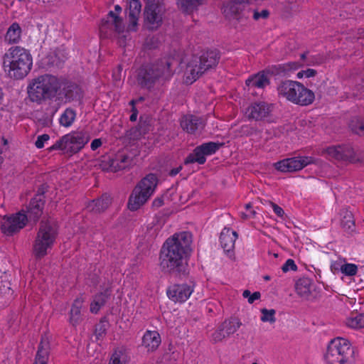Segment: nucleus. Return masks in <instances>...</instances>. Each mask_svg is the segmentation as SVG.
<instances>
[{
	"label": "nucleus",
	"instance_id": "f257e3e1",
	"mask_svg": "<svg viewBox=\"0 0 364 364\" xmlns=\"http://www.w3.org/2000/svg\"><path fill=\"white\" fill-rule=\"evenodd\" d=\"M191 242V235L187 232L175 234L167 239L161 250V266L169 272H180Z\"/></svg>",
	"mask_w": 364,
	"mask_h": 364
},
{
	"label": "nucleus",
	"instance_id": "f03ea898",
	"mask_svg": "<svg viewBox=\"0 0 364 364\" xmlns=\"http://www.w3.org/2000/svg\"><path fill=\"white\" fill-rule=\"evenodd\" d=\"M5 72L9 77L22 79L28 75L33 65L30 51L23 47L15 46L9 48L3 59Z\"/></svg>",
	"mask_w": 364,
	"mask_h": 364
},
{
	"label": "nucleus",
	"instance_id": "7ed1b4c3",
	"mask_svg": "<svg viewBox=\"0 0 364 364\" xmlns=\"http://www.w3.org/2000/svg\"><path fill=\"white\" fill-rule=\"evenodd\" d=\"M172 60L164 59L156 63L141 67L137 75L138 83L150 88L158 80L170 79L173 75Z\"/></svg>",
	"mask_w": 364,
	"mask_h": 364
},
{
	"label": "nucleus",
	"instance_id": "20e7f679",
	"mask_svg": "<svg viewBox=\"0 0 364 364\" xmlns=\"http://www.w3.org/2000/svg\"><path fill=\"white\" fill-rule=\"evenodd\" d=\"M60 87V82L55 76L43 75L33 80L28 87V93L31 101L41 102L54 97Z\"/></svg>",
	"mask_w": 364,
	"mask_h": 364
},
{
	"label": "nucleus",
	"instance_id": "39448f33",
	"mask_svg": "<svg viewBox=\"0 0 364 364\" xmlns=\"http://www.w3.org/2000/svg\"><path fill=\"white\" fill-rule=\"evenodd\" d=\"M219 55L215 50L203 53L200 57L193 56L188 62L184 70V82L192 84L207 70L217 65Z\"/></svg>",
	"mask_w": 364,
	"mask_h": 364
},
{
	"label": "nucleus",
	"instance_id": "423d86ee",
	"mask_svg": "<svg viewBox=\"0 0 364 364\" xmlns=\"http://www.w3.org/2000/svg\"><path fill=\"white\" fill-rule=\"evenodd\" d=\"M158 183V178L154 173L144 177L132 190L127 203V208L131 211H136L142 207L154 193Z\"/></svg>",
	"mask_w": 364,
	"mask_h": 364
},
{
	"label": "nucleus",
	"instance_id": "0eeeda50",
	"mask_svg": "<svg viewBox=\"0 0 364 364\" xmlns=\"http://www.w3.org/2000/svg\"><path fill=\"white\" fill-rule=\"evenodd\" d=\"M57 235V227L53 222L41 221L33 245V253L36 258L41 259L48 253L55 242Z\"/></svg>",
	"mask_w": 364,
	"mask_h": 364
},
{
	"label": "nucleus",
	"instance_id": "6e6552de",
	"mask_svg": "<svg viewBox=\"0 0 364 364\" xmlns=\"http://www.w3.org/2000/svg\"><path fill=\"white\" fill-rule=\"evenodd\" d=\"M277 90L280 97L302 106L311 105L315 99L314 93L311 90L296 81H283L278 86Z\"/></svg>",
	"mask_w": 364,
	"mask_h": 364
},
{
	"label": "nucleus",
	"instance_id": "1a4fd4ad",
	"mask_svg": "<svg viewBox=\"0 0 364 364\" xmlns=\"http://www.w3.org/2000/svg\"><path fill=\"white\" fill-rule=\"evenodd\" d=\"M88 132L85 131H75L63 136L48 150L51 152L54 150H61L66 154H75L79 152L90 141Z\"/></svg>",
	"mask_w": 364,
	"mask_h": 364
},
{
	"label": "nucleus",
	"instance_id": "9d476101",
	"mask_svg": "<svg viewBox=\"0 0 364 364\" xmlns=\"http://www.w3.org/2000/svg\"><path fill=\"white\" fill-rule=\"evenodd\" d=\"M122 11V7L119 5H115L114 9L109 11L107 16L102 18L100 24L101 33L104 34L106 37L113 35L126 37L127 33L136 31L128 30V25L126 26L121 16Z\"/></svg>",
	"mask_w": 364,
	"mask_h": 364
},
{
	"label": "nucleus",
	"instance_id": "9b49d317",
	"mask_svg": "<svg viewBox=\"0 0 364 364\" xmlns=\"http://www.w3.org/2000/svg\"><path fill=\"white\" fill-rule=\"evenodd\" d=\"M353 350L349 341L343 338L332 340L325 355L328 364H346L352 358Z\"/></svg>",
	"mask_w": 364,
	"mask_h": 364
},
{
	"label": "nucleus",
	"instance_id": "f8f14e48",
	"mask_svg": "<svg viewBox=\"0 0 364 364\" xmlns=\"http://www.w3.org/2000/svg\"><path fill=\"white\" fill-rule=\"evenodd\" d=\"M164 8L158 1L148 0L144 11L145 26L150 30L158 28L162 23Z\"/></svg>",
	"mask_w": 364,
	"mask_h": 364
},
{
	"label": "nucleus",
	"instance_id": "ddd939ff",
	"mask_svg": "<svg viewBox=\"0 0 364 364\" xmlns=\"http://www.w3.org/2000/svg\"><path fill=\"white\" fill-rule=\"evenodd\" d=\"M314 161L311 156H296L281 160L275 163L274 166L281 172H294L301 170Z\"/></svg>",
	"mask_w": 364,
	"mask_h": 364
},
{
	"label": "nucleus",
	"instance_id": "4468645a",
	"mask_svg": "<svg viewBox=\"0 0 364 364\" xmlns=\"http://www.w3.org/2000/svg\"><path fill=\"white\" fill-rule=\"evenodd\" d=\"M27 223V216L19 212L9 216H4L1 220V232L6 235H11L22 229Z\"/></svg>",
	"mask_w": 364,
	"mask_h": 364
},
{
	"label": "nucleus",
	"instance_id": "2eb2a0df",
	"mask_svg": "<svg viewBox=\"0 0 364 364\" xmlns=\"http://www.w3.org/2000/svg\"><path fill=\"white\" fill-rule=\"evenodd\" d=\"M195 284L189 283L174 284L168 287L166 294L169 299L175 303H183L187 301L194 291Z\"/></svg>",
	"mask_w": 364,
	"mask_h": 364
},
{
	"label": "nucleus",
	"instance_id": "dca6fc26",
	"mask_svg": "<svg viewBox=\"0 0 364 364\" xmlns=\"http://www.w3.org/2000/svg\"><path fill=\"white\" fill-rule=\"evenodd\" d=\"M237 238V233L228 228H225L220 233L221 247L230 258L234 255L235 242Z\"/></svg>",
	"mask_w": 364,
	"mask_h": 364
},
{
	"label": "nucleus",
	"instance_id": "f3484780",
	"mask_svg": "<svg viewBox=\"0 0 364 364\" xmlns=\"http://www.w3.org/2000/svg\"><path fill=\"white\" fill-rule=\"evenodd\" d=\"M271 111V106L269 105L260 102L249 106L245 114L250 119L262 120L268 117Z\"/></svg>",
	"mask_w": 364,
	"mask_h": 364
},
{
	"label": "nucleus",
	"instance_id": "a211bd4d",
	"mask_svg": "<svg viewBox=\"0 0 364 364\" xmlns=\"http://www.w3.org/2000/svg\"><path fill=\"white\" fill-rule=\"evenodd\" d=\"M181 128L189 134H197L204 128L203 121L193 115L184 116L181 121Z\"/></svg>",
	"mask_w": 364,
	"mask_h": 364
},
{
	"label": "nucleus",
	"instance_id": "6ab92c4d",
	"mask_svg": "<svg viewBox=\"0 0 364 364\" xmlns=\"http://www.w3.org/2000/svg\"><path fill=\"white\" fill-rule=\"evenodd\" d=\"M107 170L117 172L131 166L132 159L124 152H119L114 158L109 159Z\"/></svg>",
	"mask_w": 364,
	"mask_h": 364
},
{
	"label": "nucleus",
	"instance_id": "aec40b11",
	"mask_svg": "<svg viewBox=\"0 0 364 364\" xmlns=\"http://www.w3.org/2000/svg\"><path fill=\"white\" fill-rule=\"evenodd\" d=\"M141 5L139 0H131L128 13V30L137 31L139 16L141 12Z\"/></svg>",
	"mask_w": 364,
	"mask_h": 364
},
{
	"label": "nucleus",
	"instance_id": "412c9836",
	"mask_svg": "<svg viewBox=\"0 0 364 364\" xmlns=\"http://www.w3.org/2000/svg\"><path fill=\"white\" fill-rule=\"evenodd\" d=\"M327 154L337 160H351L353 150L348 146H330L326 149Z\"/></svg>",
	"mask_w": 364,
	"mask_h": 364
},
{
	"label": "nucleus",
	"instance_id": "4be33fe9",
	"mask_svg": "<svg viewBox=\"0 0 364 364\" xmlns=\"http://www.w3.org/2000/svg\"><path fill=\"white\" fill-rule=\"evenodd\" d=\"M161 336L157 331H147L142 338V346L147 351L156 350L161 343Z\"/></svg>",
	"mask_w": 364,
	"mask_h": 364
},
{
	"label": "nucleus",
	"instance_id": "5701e85b",
	"mask_svg": "<svg viewBox=\"0 0 364 364\" xmlns=\"http://www.w3.org/2000/svg\"><path fill=\"white\" fill-rule=\"evenodd\" d=\"M111 295L109 288H106L103 292L96 294L90 304V311L92 314H97L100 309L105 306Z\"/></svg>",
	"mask_w": 364,
	"mask_h": 364
},
{
	"label": "nucleus",
	"instance_id": "b1692460",
	"mask_svg": "<svg viewBox=\"0 0 364 364\" xmlns=\"http://www.w3.org/2000/svg\"><path fill=\"white\" fill-rule=\"evenodd\" d=\"M84 301V298L80 296L76 298L72 304L70 311L69 321L73 326H77L82 320L81 309Z\"/></svg>",
	"mask_w": 364,
	"mask_h": 364
},
{
	"label": "nucleus",
	"instance_id": "393cba45",
	"mask_svg": "<svg viewBox=\"0 0 364 364\" xmlns=\"http://www.w3.org/2000/svg\"><path fill=\"white\" fill-rule=\"evenodd\" d=\"M44 202L41 196H38L32 199L28 208V215L30 220H37L42 215Z\"/></svg>",
	"mask_w": 364,
	"mask_h": 364
},
{
	"label": "nucleus",
	"instance_id": "a878e982",
	"mask_svg": "<svg viewBox=\"0 0 364 364\" xmlns=\"http://www.w3.org/2000/svg\"><path fill=\"white\" fill-rule=\"evenodd\" d=\"M246 85L251 88H264L269 85V80L267 74L264 72L258 73L256 75L250 76L246 80Z\"/></svg>",
	"mask_w": 364,
	"mask_h": 364
},
{
	"label": "nucleus",
	"instance_id": "bb28decb",
	"mask_svg": "<svg viewBox=\"0 0 364 364\" xmlns=\"http://www.w3.org/2000/svg\"><path fill=\"white\" fill-rule=\"evenodd\" d=\"M112 198L108 195H103L100 198L90 202L87 208L90 211L101 213L105 210L111 204Z\"/></svg>",
	"mask_w": 364,
	"mask_h": 364
},
{
	"label": "nucleus",
	"instance_id": "cd10ccee",
	"mask_svg": "<svg viewBox=\"0 0 364 364\" xmlns=\"http://www.w3.org/2000/svg\"><path fill=\"white\" fill-rule=\"evenodd\" d=\"M22 30L18 23H13L8 28L4 41L9 44H16L21 41Z\"/></svg>",
	"mask_w": 364,
	"mask_h": 364
},
{
	"label": "nucleus",
	"instance_id": "c85d7f7f",
	"mask_svg": "<svg viewBox=\"0 0 364 364\" xmlns=\"http://www.w3.org/2000/svg\"><path fill=\"white\" fill-rule=\"evenodd\" d=\"M295 289L301 297L307 299L311 294V282L308 278H301L296 282Z\"/></svg>",
	"mask_w": 364,
	"mask_h": 364
},
{
	"label": "nucleus",
	"instance_id": "c756f323",
	"mask_svg": "<svg viewBox=\"0 0 364 364\" xmlns=\"http://www.w3.org/2000/svg\"><path fill=\"white\" fill-rule=\"evenodd\" d=\"M48 341L42 338L36 356L35 364H47L48 360Z\"/></svg>",
	"mask_w": 364,
	"mask_h": 364
},
{
	"label": "nucleus",
	"instance_id": "7c9ffc66",
	"mask_svg": "<svg viewBox=\"0 0 364 364\" xmlns=\"http://www.w3.org/2000/svg\"><path fill=\"white\" fill-rule=\"evenodd\" d=\"M129 360V356L127 350L121 347L114 350L109 363L111 364H127Z\"/></svg>",
	"mask_w": 364,
	"mask_h": 364
},
{
	"label": "nucleus",
	"instance_id": "2f4dec72",
	"mask_svg": "<svg viewBox=\"0 0 364 364\" xmlns=\"http://www.w3.org/2000/svg\"><path fill=\"white\" fill-rule=\"evenodd\" d=\"M300 60L304 66H314L320 65L323 62V58L320 55H311L309 52L300 55Z\"/></svg>",
	"mask_w": 364,
	"mask_h": 364
},
{
	"label": "nucleus",
	"instance_id": "473e14b6",
	"mask_svg": "<svg viewBox=\"0 0 364 364\" xmlns=\"http://www.w3.org/2000/svg\"><path fill=\"white\" fill-rule=\"evenodd\" d=\"M346 325L353 329L364 328V313L352 314L346 319Z\"/></svg>",
	"mask_w": 364,
	"mask_h": 364
},
{
	"label": "nucleus",
	"instance_id": "72a5a7b5",
	"mask_svg": "<svg viewBox=\"0 0 364 364\" xmlns=\"http://www.w3.org/2000/svg\"><path fill=\"white\" fill-rule=\"evenodd\" d=\"M242 323L237 318H230L229 319L225 320L223 322L220 326L223 328L226 334L229 336L231 334L235 333L240 326Z\"/></svg>",
	"mask_w": 364,
	"mask_h": 364
},
{
	"label": "nucleus",
	"instance_id": "f704fd0d",
	"mask_svg": "<svg viewBox=\"0 0 364 364\" xmlns=\"http://www.w3.org/2000/svg\"><path fill=\"white\" fill-rule=\"evenodd\" d=\"M75 118L76 112L71 108H67L60 115L59 123L64 127H70L75 122Z\"/></svg>",
	"mask_w": 364,
	"mask_h": 364
},
{
	"label": "nucleus",
	"instance_id": "c9c22d12",
	"mask_svg": "<svg viewBox=\"0 0 364 364\" xmlns=\"http://www.w3.org/2000/svg\"><path fill=\"white\" fill-rule=\"evenodd\" d=\"M205 154L200 148L197 146L193 152L185 160V164L197 162L199 164H203L205 162Z\"/></svg>",
	"mask_w": 364,
	"mask_h": 364
},
{
	"label": "nucleus",
	"instance_id": "e433bc0d",
	"mask_svg": "<svg viewBox=\"0 0 364 364\" xmlns=\"http://www.w3.org/2000/svg\"><path fill=\"white\" fill-rule=\"evenodd\" d=\"M205 0H176L178 6L185 12L192 11L203 4Z\"/></svg>",
	"mask_w": 364,
	"mask_h": 364
},
{
	"label": "nucleus",
	"instance_id": "4c0bfd02",
	"mask_svg": "<svg viewBox=\"0 0 364 364\" xmlns=\"http://www.w3.org/2000/svg\"><path fill=\"white\" fill-rule=\"evenodd\" d=\"M343 228L348 232H352L355 229V223L353 216L350 212H346L341 220Z\"/></svg>",
	"mask_w": 364,
	"mask_h": 364
},
{
	"label": "nucleus",
	"instance_id": "58836bf2",
	"mask_svg": "<svg viewBox=\"0 0 364 364\" xmlns=\"http://www.w3.org/2000/svg\"><path fill=\"white\" fill-rule=\"evenodd\" d=\"M262 316L261 321L263 322H269L273 323L276 321L275 314L276 311L274 309H261Z\"/></svg>",
	"mask_w": 364,
	"mask_h": 364
},
{
	"label": "nucleus",
	"instance_id": "ea45409f",
	"mask_svg": "<svg viewBox=\"0 0 364 364\" xmlns=\"http://www.w3.org/2000/svg\"><path fill=\"white\" fill-rule=\"evenodd\" d=\"M301 67H303V64L301 61L284 63L281 68L282 69V72H284L285 75H289L290 73L294 72Z\"/></svg>",
	"mask_w": 364,
	"mask_h": 364
},
{
	"label": "nucleus",
	"instance_id": "a19ab883",
	"mask_svg": "<svg viewBox=\"0 0 364 364\" xmlns=\"http://www.w3.org/2000/svg\"><path fill=\"white\" fill-rule=\"evenodd\" d=\"M199 146L205 155H211L219 149V144L215 142L205 143Z\"/></svg>",
	"mask_w": 364,
	"mask_h": 364
},
{
	"label": "nucleus",
	"instance_id": "79ce46f5",
	"mask_svg": "<svg viewBox=\"0 0 364 364\" xmlns=\"http://www.w3.org/2000/svg\"><path fill=\"white\" fill-rule=\"evenodd\" d=\"M228 336L226 334L223 328L219 326L218 329L213 332L211 335V341L214 343L222 341Z\"/></svg>",
	"mask_w": 364,
	"mask_h": 364
},
{
	"label": "nucleus",
	"instance_id": "37998d69",
	"mask_svg": "<svg viewBox=\"0 0 364 364\" xmlns=\"http://www.w3.org/2000/svg\"><path fill=\"white\" fill-rule=\"evenodd\" d=\"M341 272L346 276H354L358 272V266L355 264L345 262Z\"/></svg>",
	"mask_w": 364,
	"mask_h": 364
},
{
	"label": "nucleus",
	"instance_id": "c03bdc74",
	"mask_svg": "<svg viewBox=\"0 0 364 364\" xmlns=\"http://www.w3.org/2000/svg\"><path fill=\"white\" fill-rule=\"evenodd\" d=\"M346 262V259L338 257L336 260L331 262V269L333 273L341 272L342 268Z\"/></svg>",
	"mask_w": 364,
	"mask_h": 364
},
{
	"label": "nucleus",
	"instance_id": "a18cd8bd",
	"mask_svg": "<svg viewBox=\"0 0 364 364\" xmlns=\"http://www.w3.org/2000/svg\"><path fill=\"white\" fill-rule=\"evenodd\" d=\"M350 126L353 132L355 133L364 135V125L358 119H353Z\"/></svg>",
	"mask_w": 364,
	"mask_h": 364
},
{
	"label": "nucleus",
	"instance_id": "49530a36",
	"mask_svg": "<svg viewBox=\"0 0 364 364\" xmlns=\"http://www.w3.org/2000/svg\"><path fill=\"white\" fill-rule=\"evenodd\" d=\"M242 296L244 298L247 299L250 304H252L255 301L258 300L260 298L261 294L259 291H255L253 294H251L250 291L245 290L242 293Z\"/></svg>",
	"mask_w": 364,
	"mask_h": 364
},
{
	"label": "nucleus",
	"instance_id": "de8ad7c7",
	"mask_svg": "<svg viewBox=\"0 0 364 364\" xmlns=\"http://www.w3.org/2000/svg\"><path fill=\"white\" fill-rule=\"evenodd\" d=\"M50 140V136L48 134H43L37 136L35 146L37 149H42L45 144Z\"/></svg>",
	"mask_w": 364,
	"mask_h": 364
},
{
	"label": "nucleus",
	"instance_id": "09e8293b",
	"mask_svg": "<svg viewBox=\"0 0 364 364\" xmlns=\"http://www.w3.org/2000/svg\"><path fill=\"white\" fill-rule=\"evenodd\" d=\"M317 72L314 69L308 68L306 70H303L297 73L296 77L298 79H301L303 77L309 78L314 77L316 75Z\"/></svg>",
	"mask_w": 364,
	"mask_h": 364
},
{
	"label": "nucleus",
	"instance_id": "8fccbe9b",
	"mask_svg": "<svg viewBox=\"0 0 364 364\" xmlns=\"http://www.w3.org/2000/svg\"><path fill=\"white\" fill-rule=\"evenodd\" d=\"M159 231V225L154 224L153 223L149 224L146 227V235L148 237H154L157 235Z\"/></svg>",
	"mask_w": 364,
	"mask_h": 364
},
{
	"label": "nucleus",
	"instance_id": "3c124183",
	"mask_svg": "<svg viewBox=\"0 0 364 364\" xmlns=\"http://www.w3.org/2000/svg\"><path fill=\"white\" fill-rule=\"evenodd\" d=\"M245 208V212H242L240 213L241 214V217L243 219H248V218H251L255 216V211L254 210H252V205H251L250 203L246 204Z\"/></svg>",
	"mask_w": 364,
	"mask_h": 364
},
{
	"label": "nucleus",
	"instance_id": "603ef678",
	"mask_svg": "<svg viewBox=\"0 0 364 364\" xmlns=\"http://www.w3.org/2000/svg\"><path fill=\"white\" fill-rule=\"evenodd\" d=\"M282 269L284 272H287L289 270L296 271L297 269V266L293 259H289L282 265Z\"/></svg>",
	"mask_w": 364,
	"mask_h": 364
},
{
	"label": "nucleus",
	"instance_id": "864d4df0",
	"mask_svg": "<svg viewBox=\"0 0 364 364\" xmlns=\"http://www.w3.org/2000/svg\"><path fill=\"white\" fill-rule=\"evenodd\" d=\"M136 103V101L133 100L130 102V105H132V114L129 117L130 119V121L132 122H135L137 119V115H138V111L136 109V108L135 107V104Z\"/></svg>",
	"mask_w": 364,
	"mask_h": 364
},
{
	"label": "nucleus",
	"instance_id": "5fc2aeb1",
	"mask_svg": "<svg viewBox=\"0 0 364 364\" xmlns=\"http://www.w3.org/2000/svg\"><path fill=\"white\" fill-rule=\"evenodd\" d=\"M269 16V11L267 10H262L261 12L255 11L253 14V18L255 20H259V18H266Z\"/></svg>",
	"mask_w": 364,
	"mask_h": 364
},
{
	"label": "nucleus",
	"instance_id": "6e6d98bb",
	"mask_svg": "<svg viewBox=\"0 0 364 364\" xmlns=\"http://www.w3.org/2000/svg\"><path fill=\"white\" fill-rule=\"evenodd\" d=\"M270 205L272 206L273 211L277 216H279L280 218L283 217L284 212L281 207H279L277 204L272 203V202L270 203Z\"/></svg>",
	"mask_w": 364,
	"mask_h": 364
},
{
	"label": "nucleus",
	"instance_id": "4d7b16f0",
	"mask_svg": "<svg viewBox=\"0 0 364 364\" xmlns=\"http://www.w3.org/2000/svg\"><path fill=\"white\" fill-rule=\"evenodd\" d=\"M102 144L101 139H94L90 144L91 149L92 151H95L99 147H100Z\"/></svg>",
	"mask_w": 364,
	"mask_h": 364
},
{
	"label": "nucleus",
	"instance_id": "13d9d810",
	"mask_svg": "<svg viewBox=\"0 0 364 364\" xmlns=\"http://www.w3.org/2000/svg\"><path fill=\"white\" fill-rule=\"evenodd\" d=\"M163 204V200L161 198H156L154 200L152 205L154 207H161Z\"/></svg>",
	"mask_w": 364,
	"mask_h": 364
},
{
	"label": "nucleus",
	"instance_id": "bf43d9fd",
	"mask_svg": "<svg viewBox=\"0 0 364 364\" xmlns=\"http://www.w3.org/2000/svg\"><path fill=\"white\" fill-rule=\"evenodd\" d=\"M181 170V166H179V167L176 168H173L172 170H171L169 174L171 176H175L176 175H177L180 172Z\"/></svg>",
	"mask_w": 364,
	"mask_h": 364
},
{
	"label": "nucleus",
	"instance_id": "052dcab7",
	"mask_svg": "<svg viewBox=\"0 0 364 364\" xmlns=\"http://www.w3.org/2000/svg\"><path fill=\"white\" fill-rule=\"evenodd\" d=\"M4 98V92L2 88L0 87V104L1 103Z\"/></svg>",
	"mask_w": 364,
	"mask_h": 364
},
{
	"label": "nucleus",
	"instance_id": "680f3d73",
	"mask_svg": "<svg viewBox=\"0 0 364 364\" xmlns=\"http://www.w3.org/2000/svg\"><path fill=\"white\" fill-rule=\"evenodd\" d=\"M264 279H265L266 280H269V276H266V277H264Z\"/></svg>",
	"mask_w": 364,
	"mask_h": 364
},
{
	"label": "nucleus",
	"instance_id": "e2e57ef3",
	"mask_svg": "<svg viewBox=\"0 0 364 364\" xmlns=\"http://www.w3.org/2000/svg\"><path fill=\"white\" fill-rule=\"evenodd\" d=\"M143 100H144V99H143V97H140V98L139 99V100H136V102H137V101H142Z\"/></svg>",
	"mask_w": 364,
	"mask_h": 364
},
{
	"label": "nucleus",
	"instance_id": "0e129e2a",
	"mask_svg": "<svg viewBox=\"0 0 364 364\" xmlns=\"http://www.w3.org/2000/svg\"><path fill=\"white\" fill-rule=\"evenodd\" d=\"M243 129H248V127H243Z\"/></svg>",
	"mask_w": 364,
	"mask_h": 364
},
{
	"label": "nucleus",
	"instance_id": "69168bd1",
	"mask_svg": "<svg viewBox=\"0 0 364 364\" xmlns=\"http://www.w3.org/2000/svg\"><path fill=\"white\" fill-rule=\"evenodd\" d=\"M252 364H257V363H252Z\"/></svg>",
	"mask_w": 364,
	"mask_h": 364
}]
</instances>
